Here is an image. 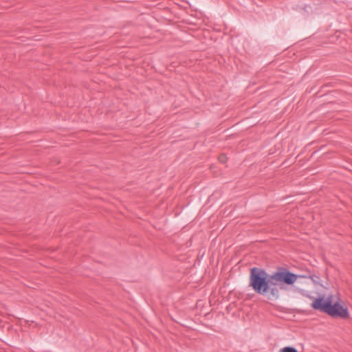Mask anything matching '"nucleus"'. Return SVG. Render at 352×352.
I'll return each mask as SVG.
<instances>
[{
	"mask_svg": "<svg viewBox=\"0 0 352 352\" xmlns=\"http://www.w3.org/2000/svg\"><path fill=\"white\" fill-rule=\"evenodd\" d=\"M296 277V274L285 267H278L272 274L263 268L253 267L250 269L249 287L256 294L270 300H276L280 298V291L292 286Z\"/></svg>",
	"mask_w": 352,
	"mask_h": 352,
	"instance_id": "nucleus-1",
	"label": "nucleus"
},
{
	"mask_svg": "<svg viewBox=\"0 0 352 352\" xmlns=\"http://www.w3.org/2000/svg\"><path fill=\"white\" fill-rule=\"evenodd\" d=\"M327 314L333 318L347 319L349 318V312L347 307H345L343 301L338 298L334 302L333 296L329 306Z\"/></svg>",
	"mask_w": 352,
	"mask_h": 352,
	"instance_id": "nucleus-2",
	"label": "nucleus"
},
{
	"mask_svg": "<svg viewBox=\"0 0 352 352\" xmlns=\"http://www.w3.org/2000/svg\"><path fill=\"white\" fill-rule=\"evenodd\" d=\"M306 296L312 300L311 304V308L314 310L319 311L327 314L329 306L331 302L333 296L332 294L329 295L328 296H326L324 294H318L316 298L309 294L306 295Z\"/></svg>",
	"mask_w": 352,
	"mask_h": 352,
	"instance_id": "nucleus-3",
	"label": "nucleus"
},
{
	"mask_svg": "<svg viewBox=\"0 0 352 352\" xmlns=\"http://www.w3.org/2000/svg\"><path fill=\"white\" fill-rule=\"evenodd\" d=\"M296 276H297L296 277V280L298 278H310L313 283L314 284H318L319 283V280H320V276H317V275H315V274H313L311 273V272L309 270H307V275H297L296 274Z\"/></svg>",
	"mask_w": 352,
	"mask_h": 352,
	"instance_id": "nucleus-4",
	"label": "nucleus"
},
{
	"mask_svg": "<svg viewBox=\"0 0 352 352\" xmlns=\"http://www.w3.org/2000/svg\"><path fill=\"white\" fill-rule=\"evenodd\" d=\"M280 352H298V350L293 346H285L280 350Z\"/></svg>",
	"mask_w": 352,
	"mask_h": 352,
	"instance_id": "nucleus-5",
	"label": "nucleus"
},
{
	"mask_svg": "<svg viewBox=\"0 0 352 352\" xmlns=\"http://www.w3.org/2000/svg\"><path fill=\"white\" fill-rule=\"evenodd\" d=\"M219 160L221 162L224 163L226 160V156L223 154L221 155L219 157Z\"/></svg>",
	"mask_w": 352,
	"mask_h": 352,
	"instance_id": "nucleus-6",
	"label": "nucleus"
},
{
	"mask_svg": "<svg viewBox=\"0 0 352 352\" xmlns=\"http://www.w3.org/2000/svg\"><path fill=\"white\" fill-rule=\"evenodd\" d=\"M302 275H307V272L305 273H304Z\"/></svg>",
	"mask_w": 352,
	"mask_h": 352,
	"instance_id": "nucleus-7",
	"label": "nucleus"
}]
</instances>
